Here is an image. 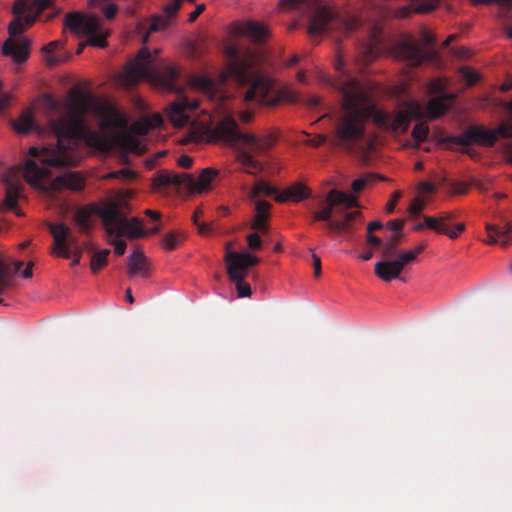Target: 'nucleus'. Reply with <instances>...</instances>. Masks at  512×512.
Here are the masks:
<instances>
[{
	"label": "nucleus",
	"instance_id": "nucleus-1",
	"mask_svg": "<svg viewBox=\"0 0 512 512\" xmlns=\"http://www.w3.org/2000/svg\"><path fill=\"white\" fill-rule=\"evenodd\" d=\"M91 103L82 94L74 97L68 105L67 112L58 119L49 121L50 132L55 143L42 148L32 146L24 167H10L3 176L6 188L4 199L8 210H16L22 189L20 176L33 187L41 188L42 181L50 177L52 168L76 166L81 159L79 145L81 140L96 148L105 146V140L99 132L92 131L85 123V115L90 111Z\"/></svg>",
	"mask_w": 512,
	"mask_h": 512
},
{
	"label": "nucleus",
	"instance_id": "nucleus-2",
	"mask_svg": "<svg viewBox=\"0 0 512 512\" xmlns=\"http://www.w3.org/2000/svg\"><path fill=\"white\" fill-rule=\"evenodd\" d=\"M343 109L335 127L333 143L352 152L366 153L373 147L366 133V124L370 119L392 132H405L412 120L409 111H401L393 116L378 110L356 79H350L343 88Z\"/></svg>",
	"mask_w": 512,
	"mask_h": 512
},
{
	"label": "nucleus",
	"instance_id": "nucleus-3",
	"mask_svg": "<svg viewBox=\"0 0 512 512\" xmlns=\"http://www.w3.org/2000/svg\"><path fill=\"white\" fill-rule=\"evenodd\" d=\"M227 56L230 61L224 71L216 79L209 76H196L191 83L194 88L202 92L210 101L215 102L219 108H225L229 94L225 87L228 79L243 87L246 102L272 106L277 100L271 95L272 82L263 76L258 69V57L255 52L247 49L239 53L236 48L229 47Z\"/></svg>",
	"mask_w": 512,
	"mask_h": 512
},
{
	"label": "nucleus",
	"instance_id": "nucleus-4",
	"mask_svg": "<svg viewBox=\"0 0 512 512\" xmlns=\"http://www.w3.org/2000/svg\"><path fill=\"white\" fill-rule=\"evenodd\" d=\"M210 137L230 145H237L236 161L241 164L245 173L256 176L264 169L256 156L268 151L275 141L273 136L257 137L239 130L238 124L231 115L224 116L209 130Z\"/></svg>",
	"mask_w": 512,
	"mask_h": 512
},
{
	"label": "nucleus",
	"instance_id": "nucleus-5",
	"mask_svg": "<svg viewBox=\"0 0 512 512\" xmlns=\"http://www.w3.org/2000/svg\"><path fill=\"white\" fill-rule=\"evenodd\" d=\"M217 175L218 171L210 167L203 169L197 180L188 173L161 170L153 176L152 186L154 190L158 191L162 187L183 185L191 191L201 193L210 189L211 181Z\"/></svg>",
	"mask_w": 512,
	"mask_h": 512
},
{
	"label": "nucleus",
	"instance_id": "nucleus-6",
	"mask_svg": "<svg viewBox=\"0 0 512 512\" xmlns=\"http://www.w3.org/2000/svg\"><path fill=\"white\" fill-rule=\"evenodd\" d=\"M120 211L121 210L116 205L98 207L90 204L79 206L72 215V221L79 228L81 233L86 234L93 228V215H97L100 217L106 233H115L117 231L116 224L121 223Z\"/></svg>",
	"mask_w": 512,
	"mask_h": 512
},
{
	"label": "nucleus",
	"instance_id": "nucleus-7",
	"mask_svg": "<svg viewBox=\"0 0 512 512\" xmlns=\"http://www.w3.org/2000/svg\"><path fill=\"white\" fill-rule=\"evenodd\" d=\"M229 279L235 283L238 297H248L251 295V287L245 282L248 269L259 263V259L248 252H234L230 250V244L226 246L224 256Z\"/></svg>",
	"mask_w": 512,
	"mask_h": 512
},
{
	"label": "nucleus",
	"instance_id": "nucleus-8",
	"mask_svg": "<svg viewBox=\"0 0 512 512\" xmlns=\"http://www.w3.org/2000/svg\"><path fill=\"white\" fill-rule=\"evenodd\" d=\"M28 0H15L12 8L13 14L16 16L8 26V33L10 37L4 42L2 46V53L5 56L13 58L14 62H25L29 56L30 40L23 38L21 40H14L13 38L21 34L24 30L22 25L21 16L24 14Z\"/></svg>",
	"mask_w": 512,
	"mask_h": 512
},
{
	"label": "nucleus",
	"instance_id": "nucleus-9",
	"mask_svg": "<svg viewBox=\"0 0 512 512\" xmlns=\"http://www.w3.org/2000/svg\"><path fill=\"white\" fill-rule=\"evenodd\" d=\"M158 53V49H155L154 54H152L148 48H141L136 58L131 60L125 67L123 73L125 83L132 86L140 80L158 81L160 79V72L154 63Z\"/></svg>",
	"mask_w": 512,
	"mask_h": 512
},
{
	"label": "nucleus",
	"instance_id": "nucleus-10",
	"mask_svg": "<svg viewBox=\"0 0 512 512\" xmlns=\"http://www.w3.org/2000/svg\"><path fill=\"white\" fill-rule=\"evenodd\" d=\"M64 24L74 34L89 36L88 45L99 48L106 47L108 34L101 29L98 17L72 12L66 15Z\"/></svg>",
	"mask_w": 512,
	"mask_h": 512
},
{
	"label": "nucleus",
	"instance_id": "nucleus-11",
	"mask_svg": "<svg viewBox=\"0 0 512 512\" xmlns=\"http://www.w3.org/2000/svg\"><path fill=\"white\" fill-rule=\"evenodd\" d=\"M121 223L116 224L117 231L115 233H107L110 238V243L114 246V253L118 256H122L125 251L127 244L121 239L122 236H126L129 239H137L144 237L145 231L142 227V222L137 217L127 219L122 211H120Z\"/></svg>",
	"mask_w": 512,
	"mask_h": 512
},
{
	"label": "nucleus",
	"instance_id": "nucleus-12",
	"mask_svg": "<svg viewBox=\"0 0 512 512\" xmlns=\"http://www.w3.org/2000/svg\"><path fill=\"white\" fill-rule=\"evenodd\" d=\"M46 226L53 237L52 253L65 258H71L72 249L82 248L78 239L72 235L71 229L63 222H47Z\"/></svg>",
	"mask_w": 512,
	"mask_h": 512
},
{
	"label": "nucleus",
	"instance_id": "nucleus-13",
	"mask_svg": "<svg viewBox=\"0 0 512 512\" xmlns=\"http://www.w3.org/2000/svg\"><path fill=\"white\" fill-rule=\"evenodd\" d=\"M417 255L412 251H403L393 260H382L375 264V274L381 280L390 282L400 278L405 266L416 261Z\"/></svg>",
	"mask_w": 512,
	"mask_h": 512
},
{
	"label": "nucleus",
	"instance_id": "nucleus-14",
	"mask_svg": "<svg viewBox=\"0 0 512 512\" xmlns=\"http://www.w3.org/2000/svg\"><path fill=\"white\" fill-rule=\"evenodd\" d=\"M326 203L327 205L324 208L313 212L312 221H324L326 224H328L333 220L332 215L334 213L335 207L342 206L344 209L358 207V199L356 196L341 192L336 189H332L329 192L326 198Z\"/></svg>",
	"mask_w": 512,
	"mask_h": 512
},
{
	"label": "nucleus",
	"instance_id": "nucleus-15",
	"mask_svg": "<svg viewBox=\"0 0 512 512\" xmlns=\"http://www.w3.org/2000/svg\"><path fill=\"white\" fill-rule=\"evenodd\" d=\"M429 90L438 96L433 97L427 104V114L431 120H435L444 115L451 107L455 96L446 92V87L441 80H433L429 85Z\"/></svg>",
	"mask_w": 512,
	"mask_h": 512
},
{
	"label": "nucleus",
	"instance_id": "nucleus-16",
	"mask_svg": "<svg viewBox=\"0 0 512 512\" xmlns=\"http://www.w3.org/2000/svg\"><path fill=\"white\" fill-rule=\"evenodd\" d=\"M198 106L197 100H189L186 96L180 95L176 101L170 104L167 116L175 127H184L190 121L187 112H195Z\"/></svg>",
	"mask_w": 512,
	"mask_h": 512
},
{
	"label": "nucleus",
	"instance_id": "nucleus-17",
	"mask_svg": "<svg viewBox=\"0 0 512 512\" xmlns=\"http://www.w3.org/2000/svg\"><path fill=\"white\" fill-rule=\"evenodd\" d=\"M397 55L411 66H419L425 60L435 57L432 50L425 51L419 43L414 40H405L397 47Z\"/></svg>",
	"mask_w": 512,
	"mask_h": 512
},
{
	"label": "nucleus",
	"instance_id": "nucleus-18",
	"mask_svg": "<svg viewBox=\"0 0 512 512\" xmlns=\"http://www.w3.org/2000/svg\"><path fill=\"white\" fill-rule=\"evenodd\" d=\"M455 217L454 212H442L436 217L425 216L426 228H429L437 233L445 234L450 239H456L461 232L465 230L463 223H458L451 229L449 222Z\"/></svg>",
	"mask_w": 512,
	"mask_h": 512
},
{
	"label": "nucleus",
	"instance_id": "nucleus-19",
	"mask_svg": "<svg viewBox=\"0 0 512 512\" xmlns=\"http://www.w3.org/2000/svg\"><path fill=\"white\" fill-rule=\"evenodd\" d=\"M475 143L492 147L498 140V137L511 138L512 137V123L503 122L495 130H487L481 126H473Z\"/></svg>",
	"mask_w": 512,
	"mask_h": 512
},
{
	"label": "nucleus",
	"instance_id": "nucleus-20",
	"mask_svg": "<svg viewBox=\"0 0 512 512\" xmlns=\"http://www.w3.org/2000/svg\"><path fill=\"white\" fill-rule=\"evenodd\" d=\"M334 18V13L325 6L316 8L314 14L310 18L308 32L312 36L326 33L330 30V24Z\"/></svg>",
	"mask_w": 512,
	"mask_h": 512
},
{
	"label": "nucleus",
	"instance_id": "nucleus-21",
	"mask_svg": "<svg viewBox=\"0 0 512 512\" xmlns=\"http://www.w3.org/2000/svg\"><path fill=\"white\" fill-rule=\"evenodd\" d=\"M51 186L56 191L68 189L73 192H78L85 187V177L79 171H68L56 177Z\"/></svg>",
	"mask_w": 512,
	"mask_h": 512
},
{
	"label": "nucleus",
	"instance_id": "nucleus-22",
	"mask_svg": "<svg viewBox=\"0 0 512 512\" xmlns=\"http://www.w3.org/2000/svg\"><path fill=\"white\" fill-rule=\"evenodd\" d=\"M486 232L488 234V244L499 243L503 247H507L512 243V223L505 222L501 225L486 224Z\"/></svg>",
	"mask_w": 512,
	"mask_h": 512
},
{
	"label": "nucleus",
	"instance_id": "nucleus-23",
	"mask_svg": "<svg viewBox=\"0 0 512 512\" xmlns=\"http://www.w3.org/2000/svg\"><path fill=\"white\" fill-rule=\"evenodd\" d=\"M272 205L265 200L255 201V215L251 224V228L255 231L266 233L268 231V218Z\"/></svg>",
	"mask_w": 512,
	"mask_h": 512
},
{
	"label": "nucleus",
	"instance_id": "nucleus-24",
	"mask_svg": "<svg viewBox=\"0 0 512 512\" xmlns=\"http://www.w3.org/2000/svg\"><path fill=\"white\" fill-rule=\"evenodd\" d=\"M24 263L20 260L11 264L0 259V292H5L14 285L12 277L20 271Z\"/></svg>",
	"mask_w": 512,
	"mask_h": 512
},
{
	"label": "nucleus",
	"instance_id": "nucleus-25",
	"mask_svg": "<svg viewBox=\"0 0 512 512\" xmlns=\"http://www.w3.org/2000/svg\"><path fill=\"white\" fill-rule=\"evenodd\" d=\"M437 7V0H412L407 6L396 11L398 18H405L411 13H428Z\"/></svg>",
	"mask_w": 512,
	"mask_h": 512
},
{
	"label": "nucleus",
	"instance_id": "nucleus-26",
	"mask_svg": "<svg viewBox=\"0 0 512 512\" xmlns=\"http://www.w3.org/2000/svg\"><path fill=\"white\" fill-rule=\"evenodd\" d=\"M310 196V192L306 186L301 183H295L286 188L280 194H277L275 201L279 203L292 199L295 202L302 201Z\"/></svg>",
	"mask_w": 512,
	"mask_h": 512
},
{
	"label": "nucleus",
	"instance_id": "nucleus-27",
	"mask_svg": "<svg viewBox=\"0 0 512 512\" xmlns=\"http://www.w3.org/2000/svg\"><path fill=\"white\" fill-rule=\"evenodd\" d=\"M127 264L128 273L130 276H135L137 274H140L143 277L148 276L146 257L141 250L135 249L133 253L128 257Z\"/></svg>",
	"mask_w": 512,
	"mask_h": 512
},
{
	"label": "nucleus",
	"instance_id": "nucleus-28",
	"mask_svg": "<svg viewBox=\"0 0 512 512\" xmlns=\"http://www.w3.org/2000/svg\"><path fill=\"white\" fill-rule=\"evenodd\" d=\"M403 234H393L383 243L381 249V256L383 260H393V257H397L400 253L398 245L401 243Z\"/></svg>",
	"mask_w": 512,
	"mask_h": 512
},
{
	"label": "nucleus",
	"instance_id": "nucleus-29",
	"mask_svg": "<svg viewBox=\"0 0 512 512\" xmlns=\"http://www.w3.org/2000/svg\"><path fill=\"white\" fill-rule=\"evenodd\" d=\"M442 142L450 145L462 146L464 148L469 147L475 143L473 126L469 127L459 135H449L443 138Z\"/></svg>",
	"mask_w": 512,
	"mask_h": 512
},
{
	"label": "nucleus",
	"instance_id": "nucleus-30",
	"mask_svg": "<svg viewBox=\"0 0 512 512\" xmlns=\"http://www.w3.org/2000/svg\"><path fill=\"white\" fill-rule=\"evenodd\" d=\"M262 194L265 196L275 195V197H276L277 194H279V193H278V189L276 187L268 184L264 180H258L255 182L254 186L251 188L248 196H249L250 200L256 201V199Z\"/></svg>",
	"mask_w": 512,
	"mask_h": 512
},
{
	"label": "nucleus",
	"instance_id": "nucleus-31",
	"mask_svg": "<svg viewBox=\"0 0 512 512\" xmlns=\"http://www.w3.org/2000/svg\"><path fill=\"white\" fill-rule=\"evenodd\" d=\"M243 32L249 38H251L254 42L260 43L267 36V29L265 26L256 23V22H248L245 24L243 28Z\"/></svg>",
	"mask_w": 512,
	"mask_h": 512
},
{
	"label": "nucleus",
	"instance_id": "nucleus-32",
	"mask_svg": "<svg viewBox=\"0 0 512 512\" xmlns=\"http://www.w3.org/2000/svg\"><path fill=\"white\" fill-rule=\"evenodd\" d=\"M14 129L21 134L29 133L34 127V116L31 111H25L13 124Z\"/></svg>",
	"mask_w": 512,
	"mask_h": 512
},
{
	"label": "nucleus",
	"instance_id": "nucleus-33",
	"mask_svg": "<svg viewBox=\"0 0 512 512\" xmlns=\"http://www.w3.org/2000/svg\"><path fill=\"white\" fill-rule=\"evenodd\" d=\"M110 254L108 249L96 252L91 257L90 268L92 273L96 274L100 269L107 265V258Z\"/></svg>",
	"mask_w": 512,
	"mask_h": 512
},
{
	"label": "nucleus",
	"instance_id": "nucleus-34",
	"mask_svg": "<svg viewBox=\"0 0 512 512\" xmlns=\"http://www.w3.org/2000/svg\"><path fill=\"white\" fill-rule=\"evenodd\" d=\"M473 4H489L496 2L499 5L501 18H508L512 11V0H470Z\"/></svg>",
	"mask_w": 512,
	"mask_h": 512
},
{
	"label": "nucleus",
	"instance_id": "nucleus-35",
	"mask_svg": "<svg viewBox=\"0 0 512 512\" xmlns=\"http://www.w3.org/2000/svg\"><path fill=\"white\" fill-rule=\"evenodd\" d=\"M61 45L59 41H52L43 46L42 51L45 54V60L48 65L55 66L61 62L60 58L53 56L52 53Z\"/></svg>",
	"mask_w": 512,
	"mask_h": 512
},
{
	"label": "nucleus",
	"instance_id": "nucleus-36",
	"mask_svg": "<svg viewBox=\"0 0 512 512\" xmlns=\"http://www.w3.org/2000/svg\"><path fill=\"white\" fill-rule=\"evenodd\" d=\"M429 134V127L424 122L417 123L412 130V137L417 142H423L427 139Z\"/></svg>",
	"mask_w": 512,
	"mask_h": 512
},
{
	"label": "nucleus",
	"instance_id": "nucleus-37",
	"mask_svg": "<svg viewBox=\"0 0 512 512\" xmlns=\"http://www.w3.org/2000/svg\"><path fill=\"white\" fill-rule=\"evenodd\" d=\"M349 225H347V221H343L342 219L332 220L328 224H325V228L334 234H342L349 230Z\"/></svg>",
	"mask_w": 512,
	"mask_h": 512
},
{
	"label": "nucleus",
	"instance_id": "nucleus-38",
	"mask_svg": "<svg viewBox=\"0 0 512 512\" xmlns=\"http://www.w3.org/2000/svg\"><path fill=\"white\" fill-rule=\"evenodd\" d=\"M316 0H280L279 6L282 9H293L299 5L312 6Z\"/></svg>",
	"mask_w": 512,
	"mask_h": 512
},
{
	"label": "nucleus",
	"instance_id": "nucleus-39",
	"mask_svg": "<svg viewBox=\"0 0 512 512\" xmlns=\"http://www.w3.org/2000/svg\"><path fill=\"white\" fill-rule=\"evenodd\" d=\"M425 207V202L419 197L414 198L408 206V211L413 217H418Z\"/></svg>",
	"mask_w": 512,
	"mask_h": 512
},
{
	"label": "nucleus",
	"instance_id": "nucleus-40",
	"mask_svg": "<svg viewBox=\"0 0 512 512\" xmlns=\"http://www.w3.org/2000/svg\"><path fill=\"white\" fill-rule=\"evenodd\" d=\"M135 176V173L129 169H120L118 171L110 172L104 176L105 179L124 178L131 179Z\"/></svg>",
	"mask_w": 512,
	"mask_h": 512
},
{
	"label": "nucleus",
	"instance_id": "nucleus-41",
	"mask_svg": "<svg viewBox=\"0 0 512 512\" xmlns=\"http://www.w3.org/2000/svg\"><path fill=\"white\" fill-rule=\"evenodd\" d=\"M168 25V20L160 16H155L149 26V32H158L163 30Z\"/></svg>",
	"mask_w": 512,
	"mask_h": 512
},
{
	"label": "nucleus",
	"instance_id": "nucleus-42",
	"mask_svg": "<svg viewBox=\"0 0 512 512\" xmlns=\"http://www.w3.org/2000/svg\"><path fill=\"white\" fill-rule=\"evenodd\" d=\"M168 25V20L160 16H155L149 26V32H158L163 30Z\"/></svg>",
	"mask_w": 512,
	"mask_h": 512
},
{
	"label": "nucleus",
	"instance_id": "nucleus-43",
	"mask_svg": "<svg viewBox=\"0 0 512 512\" xmlns=\"http://www.w3.org/2000/svg\"><path fill=\"white\" fill-rule=\"evenodd\" d=\"M246 240L251 250H258L262 246V239L257 232L248 234Z\"/></svg>",
	"mask_w": 512,
	"mask_h": 512
},
{
	"label": "nucleus",
	"instance_id": "nucleus-44",
	"mask_svg": "<svg viewBox=\"0 0 512 512\" xmlns=\"http://www.w3.org/2000/svg\"><path fill=\"white\" fill-rule=\"evenodd\" d=\"M30 10L34 12L33 15H27L25 17H23V15L21 16L22 18V25L24 26V23L26 26H31L34 24L37 16L44 10H38L37 6L34 5V0L32 1V4L30 6Z\"/></svg>",
	"mask_w": 512,
	"mask_h": 512
},
{
	"label": "nucleus",
	"instance_id": "nucleus-45",
	"mask_svg": "<svg viewBox=\"0 0 512 512\" xmlns=\"http://www.w3.org/2000/svg\"><path fill=\"white\" fill-rule=\"evenodd\" d=\"M181 5L178 0H171L170 3L166 4L163 11L168 18L175 17Z\"/></svg>",
	"mask_w": 512,
	"mask_h": 512
},
{
	"label": "nucleus",
	"instance_id": "nucleus-46",
	"mask_svg": "<svg viewBox=\"0 0 512 512\" xmlns=\"http://www.w3.org/2000/svg\"><path fill=\"white\" fill-rule=\"evenodd\" d=\"M178 244L177 237L174 233H167L163 238V247L166 250H173Z\"/></svg>",
	"mask_w": 512,
	"mask_h": 512
},
{
	"label": "nucleus",
	"instance_id": "nucleus-47",
	"mask_svg": "<svg viewBox=\"0 0 512 512\" xmlns=\"http://www.w3.org/2000/svg\"><path fill=\"white\" fill-rule=\"evenodd\" d=\"M164 77L168 86H172L178 77V71L174 67H166L164 70Z\"/></svg>",
	"mask_w": 512,
	"mask_h": 512
},
{
	"label": "nucleus",
	"instance_id": "nucleus-48",
	"mask_svg": "<svg viewBox=\"0 0 512 512\" xmlns=\"http://www.w3.org/2000/svg\"><path fill=\"white\" fill-rule=\"evenodd\" d=\"M450 188H451V192L453 194H458V195H462V194H466L468 192V185L464 182H451L449 184Z\"/></svg>",
	"mask_w": 512,
	"mask_h": 512
},
{
	"label": "nucleus",
	"instance_id": "nucleus-49",
	"mask_svg": "<svg viewBox=\"0 0 512 512\" xmlns=\"http://www.w3.org/2000/svg\"><path fill=\"white\" fill-rule=\"evenodd\" d=\"M404 220L402 219H393L388 221L387 227L394 233V234H402V229L404 226Z\"/></svg>",
	"mask_w": 512,
	"mask_h": 512
},
{
	"label": "nucleus",
	"instance_id": "nucleus-50",
	"mask_svg": "<svg viewBox=\"0 0 512 512\" xmlns=\"http://www.w3.org/2000/svg\"><path fill=\"white\" fill-rule=\"evenodd\" d=\"M368 182H369V176L358 178L352 182V185H351L352 190L355 193H359L367 186Z\"/></svg>",
	"mask_w": 512,
	"mask_h": 512
},
{
	"label": "nucleus",
	"instance_id": "nucleus-51",
	"mask_svg": "<svg viewBox=\"0 0 512 512\" xmlns=\"http://www.w3.org/2000/svg\"><path fill=\"white\" fill-rule=\"evenodd\" d=\"M203 214V211L200 209V208H197L194 213H193V221L195 224L198 225V231L199 233L201 234H205L209 231V227L208 225H206L205 223H200L198 224L197 223V219Z\"/></svg>",
	"mask_w": 512,
	"mask_h": 512
},
{
	"label": "nucleus",
	"instance_id": "nucleus-52",
	"mask_svg": "<svg viewBox=\"0 0 512 512\" xmlns=\"http://www.w3.org/2000/svg\"><path fill=\"white\" fill-rule=\"evenodd\" d=\"M366 242L368 245H370L372 247H377V248H381V249H382V246L384 243V241L381 238L375 236L373 233H367Z\"/></svg>",
	"mask_w": 512,
	"mask_h": 512
},
{
	"label": "nucleus",
	"instance_id": "nucleus-53",
	"mask_svg": "<svg viewBox=\"0 0 512 512\" xmlns=\"http://www.w3.org/2000/svg\"><path fill=\"white\" fill-rule=\"evenodd\" d=\"M463 77L466 80V82L468 83V85L475 84L479 79L478 74L475 71H472L470 69L463 70Z\"/></svg>",
	"mask_w": 512,
	"mask_h": 512
},
{
	"label": "nucleus",
	"instance_id": "nucleus-54",
	"mask_svg": "<svg viewBox=\"0 0 512 512\" xmlns=\"http://www.w3.org/2000/svg\"><path fill=\"white\" fill-rule=\"evenodd\" d=\"M346 209L343 208V211L340 212V210L337 211V213L341 214V219L343 221H347V225L350 226V223L356 219L360 215L358 211L355 212H346Z\"/></svg>",
	"mask_w": 512,
	"mask_h": 512
},
{
	"label": "nucleus",
	"instance_id": "nucleus-55",
	"mask_svg": "<svg viewBox=\"0 0 512 512\" xmlns=\"http://www.w3.org/2000/svg\"><path fill=\"white\" fill-rule=\"evenodd\" d=\"M310 251L312 252L314 276L318 278L321 275V259L314 253V250L312 248H310Z\"/></svg>",
	"mask_w": 512,
	"mask_h": 512
},
{
	"label": "nucleus",
	"instance_id": "nucleus-56",
	"mask_svg": "<svg viewBox=\"0 0 512 512\" xmlns=\"http://www.w3.org/2000/svg\"><path fill=\"white\" fill-rule=\"evenodd\" d=\"M400 197H401L400 192H395L393 194L392 199L390 201H388V203L386 204V207H385L386 213L390 214L394 211Z\"/></svg>",
	"mask_w": 512,
	"mask_h": 512
},
{
	"label": "nucleus",
	"instance_id": "nucleus-57",
	"mask_svg": "<svg viewBox=\"0 0 512 512\" xmlns=\"http://www.w3.org/2000/svg\"><path fill=\"white\" fill-rule=\"evenodd\" d=\"M103 12L107 19H113L118 12V6L114 3L108 4Z\"/></svg>",
	"mask_w": 512,
	"mask_h": 512
},
{
	"label": "nucleus",
	"instance_id": "nucleus-58",
	"mask_svg": "<svg viewBox=\"0 0 512 512\" xmlns=\"http://www.w3.org/2000/svg\"><path fill=\"white\" fill-rule=\"evenodd\" d=\"M193 161H194V160H193V158H192V157H190V156H188V155L184 154V155H182V156H180V157H179V159H178L177 163H178V165H179L180 167L185 168V169H189V168L192 166Z\"/></svg>",
	"mask_w": 512,
	"mask_h": 512
},
{
	"label": "nucleus",
	"instance_id": "nucleus-59",
	"mask_svg": "<svg viewBox=\"0 0 512 512\" xmlns=\"http://www.w3.org/2000/svg\"><path fill=\"white\" fill-rule=\"evenodd\" d=\"M12 96L8 93H5L0 96V114L4 113V111L8 108L10 105Z\"/></svg>",
	"mask_w": 512,
	"mask_h": 512
},
{
	"label": "nucleus",
	"instance_id": "nucleus-60",
	"mask_svg": "<svg viewBox=\"0 0 512 512\" xmlns=\"http://www.w3.org/2000/svg\"><path fill=\"white\" fill-rule=\"evenodd\" d=\"M511 13H512V11L509 13L508 18H503L506 22L503 24L502 30H503L505 37L512 41V24L508 23V20L511 18Z\"/></svg>",
	"mask_w": 512,
	"mask_h": 512
},
{
	"label": "nucleus",
	"instance_id": "nucleus-61",
	"mask_svg": "<svg viewBox=\"0 0 512 512\" xmlns=\"http://www.w3.org/2000/svg\"><path fill=\"white\" fill-rule=\"evenodd\" d=\"M82 254H83V248L72 249L71 257H73V260L70 263V265L72 267H76L77 265H79Z\"/></svg>",
	"mask_w": 512,
	"mask_h": 512
},
{
	"label": "nucleus",
	"instance_id": "nucleus-62",
	"mask_svg": "<svg viewBox=\"0 0 512 512\" xmlns=\"http://www.w3.org/2000/svg\"><path fill=\"white\" fill-rule=\"evenodd\" d=\"M326 141H327V136L319 134V135H316L313 138H311L308 141V144L311 145V146L318 147V146L324 144Z\"/></svg>",
	"mask_w": 512,
	"mask_h": 512
},
{
	"label": "nucleus",
	"instance_id": "nucleus-63",
	"mask_svg": "<svg viewBox=\"0 0 512 512\" xmlns=\"http://www.w3.org/2000/svg\"><path fill=\"white\" fill-rule=\"evenodd\" d=\"M205 10V4H199L195 10L189 14V22H194L197 17Z\"/></svg>",
	"mask_w": 512,
	"mask_h": 512
},
{
	"label": "nucleus",
	"instance_id": "nucleus-64",
	"mask_svg": "<svg viewBox=\"0 0 512 512\" xmlns=\"http://www.w3.org/2000/svg\"><path fill=\"white\" fill-rule=\"evenodd\" d=\"M52 0H34V5L37 6L38 10L46 9L50 7Z\"/></svg>",
	"mask_w": 512,
	"mask_h": 512
}]
</instances>
